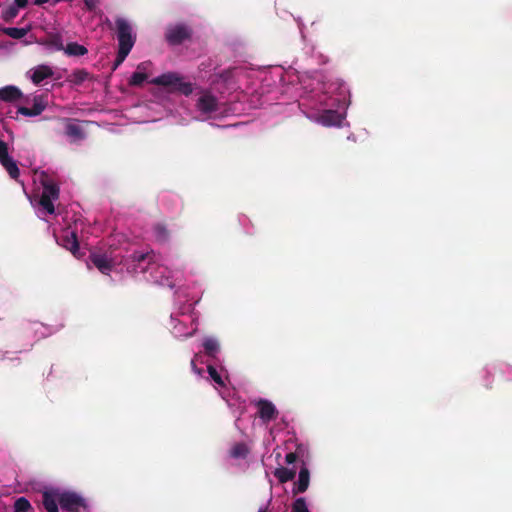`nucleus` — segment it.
<instances>
[{
    "label": "nucleus",
    "instance_id": "f257e3e1",
    "mask_svg": "<svg viewBox=\"0 0 512 512\" xmlns=\"http://www.w3.org/2000/svg\"><path fill=\"white\" fill-rule=\"evenodd\" d=\"M157 86L166 87L170 92H177L185 96L193 92V86L186 82L184 77L176 72H167L151 80Z\"/></svg>",
    "mask_w": 512,
    "mask_h": 512
},
{
    "label": "nucleus",
    "instance_id": "f03ea898",
    "mask_svg": "<svg viewBox=\"0 0 512 512\" xmlns=\"http://www.w3.org/2000/svg\"><path fill=\"white\" fill-rule=\"evenodd\" d=\"M115 25L117 29L118 48L131 51L135 43V36L132 34L130 23L122 17H117Z\"/></svg>",
    "mask_w": 512,
    "mask_h": 512
},
{
    "label": "nucleus",
    "instance_id": "7ed1b4c3",
    "mask_svg": "<svg viewBox=\"0 0 512 512\" xmlns=\"http://www.w3.org/2000/svg\"><path fill=\"white\" fill-rule=\"evenodd\" d=\"M192 34V29L186 24L170 25L166 29L165 39L170 45L176 46L190 40Z\"/></svg>",
    "mask_w": 512,
    "mask_h": 512
},
{
    "label": "nucleus",
    "instance_id": "20e7f679",
    "mask_svg": "<svg viewBox=\"0 0 512 512\" xmlns=\"http://www.w3.org/2000/svg\"><path fill=\"white\" fill-rule=\"evenodd\" d=\"M60 506L69 512H79L85 506L84 499L75 492H60Z\"/></svg>",
    "mask_w": 512,
    "mask_h": 512
},
{
    "label": "nucleus",
    "instance_id": "39448f33",
    "mask_svg": "<svg viewBox=\"0 0 512 512\" xmlns=\"http://www.w3.org/2000/svg\"><path fill=\"white\" fill-rule=\"evenodd\" d=\"M255 406L258 408L259 418L265 423L276 419L278 416L275 405L269 400L260 398L255 402Z\"/></svg>",
    "mask_w": 512,
    "mask_h": 512
},
{
    "label": "nucleus",
    "instance_id": "423d86ee",
    "mask_svg": "<svg viewBox=\"0 0 512 512\" xmlns=\"http://www.w3.org/2000/svg\"><path fill=\"white\" fill-rule=\"evenodd\" d=\"M47 107L46 96L36 95L33 98V106L31 108L21 106L18 108V113L27 117H34L40 115Z\"/></svg>",
    "mask_w": 512,
    "mask_h": 512
},
{
    "label": "nucleus",
    "instance_id": "0eeeda50",
    "mask_svg": "<svg viewBox=\"0 0 512 512\" xmlns=\"http://www.w3.org/2000/svg\"><path fill=\"white\" fill-rule=\"evenodd\" d=\"M89 260L102 274L108 275L114 267L112 259L103 253H91Z\"/></svg>",
    "mask_w": 512,
    "mask_h": 512
},
{
    "label": "nucleus",
    "instance_id": "6e6552de",
    "mask_svg": "<svg viewBox=\"0 0 512 512\" xmlns=\"http://www.w3.org/2000/svg\"><path fill=\"white\" fill-rule=\"evenodd\" d=\"M60 505L59 490L51 489L44 491L42 494V505L47 512H59Z\"/></svg>",
    "mask_w": 512,
    "mask_h": 512
},
{
    "label": "nucleus",
    "instance_id": "1a4fd4ad",
    "mask_svg": "<svg viewBox=\"0 0 512 512\" xmlns=\"http://www.w3.org/2000/svg\"><path fill=\"white\" fill-rule=\"evenodd\" d=\"M58 243L69 250L75 257H79V242L73 231H67L59 239Z\"/></svg>",
    "mask_w": 512,
    "mask_h": 512
},
{
    "label": "nucleus",
    "instance_id": "9d476101",
    "mask_svg": "<svg viewBox=\"0 0 512 512\" xmlns=\"http://www.w3.org/2000/svg\"><path fill=\"white\" fill-rule=\"evenodd\" d=\"M197 108L205 114L216 112L218 110L216 97L209 93L203 94L197 101Z\"/></svg>",
    "mask_w": 512,
    "mask_h": 512
},
{
    "label": "nucleus",
    "instance_id": "9b49d317",
    "mask_svg": "<svg viewBox=\"0 0 512 512\" xmlns=\"http://www.w3.org/2000/svg\"><path fill=\"white\" fill-rule=\"evenodd\" d=\"M0 163L12 179L17 180L19 178L20 170L16 161L9 156L8 150L4 154H0Z\"/></svg>",
    "mask_w": 512,
    "mask_h": 512
},
{
    "label": "nucleus",
    "instance_id": "f8f14e48",
    "mask_svg": "<svg viewBox=\"0 0 512 512\" xmlns=\"http://www.w3.org/2000/svg\"><path fill=\"white\" fill-rule=\"evenodd\" d=\"M309 483L310 472L306 465H303L299 471L298 481L295 483V487L293 488V494L297 495L299 493H304L308 489Z\"/></svg>",
    "mask_w": 512,
    "mask_h": 512
},
{
    "label": "nucleus",
    "instance_id": "ddd939ff",
    "mask_svg": "<svg viewBox=\"0 0 512 512\" xmlns=\"http://www.w3.org/2000/svg\"><path fill=\"white\" fill-rule=\"evenodd\" d=\"M65 134L73 141L83 140L86 137L82 127L71 119L66 120Z\"/></svg>",
    "mask_w": 512,
    "mask_h": 512
},
{
    "label": "nucleus",
    "instance_id": "4468645a",
    "mask_svg": "<svg viewBox=\"0 0 512 512\" xmlns=\"http://www.w3.org/2000/svg\"><path fill=\"white\" fill-rule=\"evenodd\" d=\"M53 76V70L48 65H38L32 70L31 80L35 85H39L43 80Z\"/></svg>",
    "mask_w": 512,
    "mask_h": 512
},
{
    "label": "nucleus",
    "instance_id": "2eb2a0df",
    "mask_svg": "<svg viewBox=\"0 0 512 512\" xmlns=\"http://www.w3.org/2000/svg\"><path fill=\"white\" fill-rule=\"evenodd\" d=\"M319 122L324 126H337L342 122V116L335 110H325L319 116Z\"/></svg>",
    "mask_w": 512,
    "mask_h": 512
},
{
    "label": "nucleus",
    "instance_id": "dca6fc26",
    "mask_svg": "<svg viewBox=\"0 0 512 512\" xmlns=\"http://www.w3.org/2000/svg\"><path fill=\"white\" fill-rule=\"evenodd\" d=\"M150 62H142L137 66V71L134 72L129 80L130 86H141L148 78L147 74L144 72Z\"/></svg>",
    "mask_w": 512,
    "mask_h": 512
},
{
    "label": "nucleus",
    "instance_id": "f3484780",
    "mask_svg": "<svg viewBox=\"0 0 512 512\" xmlns=\"http://www.w3.org/2000/svg\"><path fill=\"white\" fill-rule=\"evenodd\" d=\"M22 97L21 90L16 86H5L0 89V99L5 102H14Z\"/></svg>",
    "mask_w": 512,
    "mask_h": 512
},
{
    "label": "nucleus",
    "instance_id": "a211bd4d",
    "mask_svg": "<svg viewBox=\"0 0 512 512\" xmlns=\"http://www.w3.org/2000/svg\"><path fill=\"white\" fill-rule=\"evenodd\" d=\"M91 79L90 73L85 69H76L68 75L66 81L73 85H81L86 80Z\"/></svg>",
    "mask_w": 512,
    "mask_h": 512
},
{
    "label": "nucleus",
    "instance_id": "6ab92c4d",
    "mask_svg": "<svg viewBox=\"0 0 512 512\" xmlns=\"http://www.w3.org/2000/svg\"><path fill=\"white\" fill-rule=\"evenodd\" d=\"M42 44L54 48L57 51L64 49L63 39L59 33H49L42 41Z\"/></svg>",
    "mask_w": 512,
    "mask_h": 512
},
{
    "label": "nucleus",
    "instance_id": "aec40b11",
    "mask_svg": "<svg viewBox=\"0 0 512 512\" xmlns=\"http://www.w3.org/2000/svg\"><path fill=\"white\" fill-rule=\"evenodd\" d=\"M155 239L160 243H166L170 239V231L163 223H157L153 227Z\"/></svg>",
    "mask_w": 512,
    "mask_h": 512
},
{
    "label": "nucleus",
    "instance_id": "412c9836",
    "mask_svg": "<svg viewBox=\"0 0 512 512\" xmlns=\"http://www.w3.org/2000/svg\"><path fill=\"white\" fill-rule=\"evenodd\" d=\"M63 50L68 56L74 57L84 56L88 53L87 48L77 42L68 43Z\"/></svg>",
    "mask_w": 512,
    "mask_h": 512
},
{
    "label": "nucleus",
    "instance_id": "4be33fe9",
    "mask_svg": "<svg viewBox=\"0 0 512 512\" xmlns=\"http://www.w3.org/2000/svg\"><path fill=\"white\" fill-rule=\"evenodd\" d=\"M296 475V471L294 469H289L286 467H279L275 470L274 476L278 479L280 483H286L294 479Z\"/></svg>",
    "mask_w": 512,
    "mask_h": 512
},
{
    "label": "nucleus",
    "instance_id": "5701e85b",
    "mask_svg": "<svg viewBox=\"0 0 512 512\" xmlns=\"http://www.w3.org/2000/svg\"><path fill=\"white\" fill-rule=\"evenodd\" d=\"M249 454V448L244 442L235 443L230 449V456L232 458H246Z\"/></svg>",
    "mask_w": 512,
    "mask_h": 512
},
{
    "label": "nucleus",
    "instance_id": "b1692460",
    "mask_svg": "<svg viewBox=\"0 0 512 512\" xmlns=\"http://www.w3.org/2000/svg\"><path fill=\"white\" fill-rule=\"evenodd\" d=\"M203 347H204L205 353L209 357H215L220 349L218 341L214 338H206L203 342Z\"/></svg>",
    "mask_w": 512,
    "mask_h": 512
},
{
    "label": "nucleus",
    "instance_id": "393cba45",
    "mask_svg": "<svg viewBox=\"0 0 512 512\" xmlns=\"http://www.w3.org/2000/svg\"><path fill=\"white\" fill-rule=\"evenodd\" d=\"M2 32L13 39H21L26 36L28 30L25 28L6 27L2 29Z\"/></svg>",
    "mask_w": 512,
    "mask_h": 512
},
{
    "label": "nucleus",
    "instance_id": "a878e982",
    "mask_svg": "<svg viewBox=\"0 0 512 512\" xmlns=\"http://www.w3.org/2000/svg\"><path fill=\"white\" fill-rule=\"evenodd\" d=\"M53 200L51 197L45 194H41L39 204L40 206L48 213V214H54L55 213V207L53 204Z\"/></svg>",
    "mask_w": 512,
    "mask_h": 512
},
{
    "label": "nucleus",
    "instance_id": "bb28decb",
    "mask_svg": "<svg viewBox=\"0 0 512 512\" xmlns=\"http://www.w3.org/2000/svg\"><path fill=\"white\" fill-rule=\"evenodd\" d=\"M43 194L48 195L54 200H57L59 198V187L55 183H45L43 186Z\"/></svg>",
    "mask_w": 512,
    "mask_h": 512
},
{
    "label": "nucleus",
    "instance_id": "cd10ccee",
    "mask_svg": "<svg viewBox=\"0 0 512 512\" xmlns=\"http://www.w3.org/2000/svg\"><path fill=\"white\" fill-rule=\"evenodd\" d=\"M32 506L25 497H19L14 503V512H30Z\"/></svg>",
    "mask_w": 512,
    "mask_h": 512
},
{
    "label": "nucleus",
    "instance_id": "c85d7f7f",
    "mask_svg": "<svg viewBox=\"0 0 512 512\" xmlns=\"http://www.w3.org/2000/svg\"><path fill=\"white\" fill-rule=\"evenodd\" d=\"M18 13H19V8H17L15 5H10L2 11V19L5 22L9 23L14 18L17 17Z\"/></svg>",
    "mask_w": 512,
    "mask_h": 512
},
{
    "label": "nucleus",
    "instance_id": "c756f323",
    "mask_svg": "<svg viewBox=\"0 0 512 512\" xmlns=\"http://www.w3.org/2000/svg\"><path fill=\"white\" fill-rule=\"evenodd\" d=\"M207 372H208L209 376L211 377V379L216 384H218L221 387H225V382H224L222 376L220 375V373L217 371V369L213 365L209 364L207 366Z\"/></svg>",
    "mask_w": 512,
    "mask_h": 512
},
{
    "label": "nucleus",
    "instance_id": "7c9ffc66",
    "mask_svg": "<svg viewBox=\"0 0 512 512\" xmlns=\"http://www.w3.org/2000/svg\"><path fill=\"white\" fill-rule=\"evenodd\" d=\"M132 260L134 262H137V263H142V262H148V264L151 263V261L154 259V254L153 253H142V252H134L132 254Z\"/></svg>",
    "mask_w": 512,
    "mask_h": 512
},
{
    "label": "nucleus",
    "instance_id": "2f4dec72",
    "mask_svg": "<svg viewBox=\"0 0 512 512\" xmlns=\"http://www.w3.org/2000/svg\"><path fill=\"white\" fill-rule=\"evenodd\" d=\"M291 512H309L305 499L297 498L292 505Z\"/></svg>",
    "mask_w": 512,
    "mask_h": 512
},
{
    "label": "nucleus",
    "instance_id": "473e14b6",
    "mask_svg": "<svg viewBox=\"0 0 512 512\" xmlns=\"http://www.w3.org/2000/svg\"><path fill=\"white\" fill-rule=\"evenodd\" d=\"M129 53H130V50L118 48V53H117L116 59L113 63V70H116L117 67L123 63V61L126 59V57L128 56Z\"/></svg>",
    "mask_w": 512,
    "mask_h": 512
},
{
    "label": "nucleus",
    "instance_id": "72a5a7b5",
    "mask_svg": "<svg viewBox=\"0 0 512 512\" xmlns=\"http://www.w3.org/2000/svg\"><path fill=\"white\" fill-rule=\"evenodd\" d=\"M85 8L92 12L96 9L97 5L99 4L100 0H83Z\"/></svg>",
    "mask_w": 512,
    "mask_h": 512
},
{
    "label": "nucleus",
    "instance_id": "f704fd0d",
    "mask_svg": "<svg viewBox=\"0 0 512 512\" xmlns=\"http://www.w3.org/2000/svg\"><path fill=\"white\" fill-rule=\"evenodd\" d=\"M297 460V455L294 452H290L285 456V461L287 464H292Z\"/></svg>",
    "mask_w": 512,
    "mask_h": 512
},
{
    "label": "nucleus",
    "instance_id": "c9c22d12",
    "mask_svg": "<svg viewBox=\"0 0 512 512\" xmlns=\"http://www.w3.org/2000/svg\"><path fill=\"white\" fill-rule=\"evenodd\" d=\"M28 4V0H15V6L17 8H25Z\"/></svg>",
    "mask_w": 512,
    "mask_h": 512
},
{
    "label": "nucleus",
    "instance_id": "e433bc0d",
    "mask_svg": "<svg viewBox=\"0 0 512 512\" xmlns=\"http://www.w3.org/2000/svg\"><path fill=\"white\" fill-rule=\"evenodd\" d=\"M191 367H192V369H193V371H194L195 373H197V374H199V375H201V374H202L203 370H202V369H200V368H197L196 363H195V359H192V360H191Z\"/></svg>",
    "mask_w": 512,
    "mask_h": 512
},
{
    "label": "nucleus",
    "instance_id": "4c0bfd02",
    "mask_svg": "<svg viewBox=\"0 0 512 512\" xmlns=\"http://www.w3.org/2000/svg\"><path fill=\"white\" fill-rule=\"evenodd\" d=\"M8 150V145L6 142L0 140V154H4V152Z\"/></svg>",
    "mask_w": 512,
    "mask_h": 512
},
{
    "label": "nucleus",
    "instance_id": "58836bf2",
    "mask_svg": "<svg viewBox=\"0 0 512 512\" xmlns=\"http://www.w3.org/2000/svg\"><path fill=\"white\" fill-rule=\"evenodd\" d=\"M49 0H34V4L35 5H38V6H41L45 3H47Z\"/></svg>",
    "mask_w": 512,
    "mask_h": 512
},
{
    "label": "nucleus",
    "instance_id": "ea45409f",
    "mask_svg": "<svg viewBox=\"0 0 512 512\" xmlns=\"http://www.w3.org/2000/svg\"><path fill=\"white\" fill-rule=\"evenodd\" d=\"M258 512H267V509L261 508V509L258 510Z\"/></svg>",
    "mask_w": 512,
    "mask_h": 512
}]
</instances>
